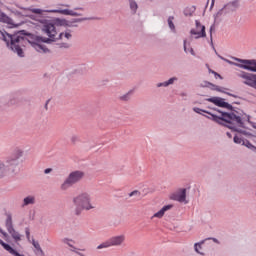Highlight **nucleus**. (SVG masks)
<instances>
[{"label": "nucleus", "instance_id": "c9c22d12", "mask_svg": "<svg viewBox=\"0 0 256 256\" xmlns=\"http://www.w3.org/2000/svg\"><path fill=\"white\" fill-rule=\"evenodd\" d=\"M53 172V168H47L44 170L45 175H49V173Z\"/></svg>", "mask_w": 256, "mask_h": 256}, {"label": "nucleus", "instance_id": "1a4fd4ad", "mask_svg": "<svg viewBox=\"0 0 256 256\" xmlns=\"http://www.w3.org/2000/svg\"><path fill=\"white\" fill-rule=\"evenodd\" d=\"M171 199H173V201H178L179 203H188L187 189L185 188L179 189L177 192L172 194Z\"/></svg>", "mask_w": 256, "mask_h": 256}, {"label": "nucleus", "instance_id": "a211bd4d", "mask_svg": "<svg viewBox=\"0 0 256 256\" xmlns=\"http://www.w3.org/2000/svg\"><path fill=\"white\" fill-rule=\"evenodd\" d=\"M129 5L133 15H135V13H137V9H139V5H137L135 0H129Z\"/></svg>", "mask_w": 256, "mask_h": 256}, {"label": "nucleus", "instance_id": "a18cd8bd", "mask_svg": "<svg viewBox=\"0 0 256 256\" xmlns=\"http://www.w3.org/2000/svg\"><path fill=\"white\" fill-rule=\"evenodd\" d=\"M5 231H3V229L0 228V233L1 235L4 233Z\"/></svg>", "mask_w": 256, "mask_h": 256}, {"label": "nucleus", "instance_id": "9b49d317", "mask_svg": "<svg viewBox=\"0 0 256 256\" xmlns=\"http://www.w3.org/2000/svg\"><path fill=\"white\" fill-rule=\"evenodd\" d=\"M125 239H126L125 234L112 236L111 238H109L110 245L112 247H122V245L125 244Z\"/></svg>", "mask_w": 256, "mask_h": 256}, {"label": "nucleus", "instance_id": "2eb2a0df", "mask_svg": "<svg viewBox=\"0 0 256 256\" xmlns=\"http://www.w3.org/2000/svg\"><path fill=\"white\" fill-rule=\"evenodd\" d=\"M0 23H6V25H9V27H17V24L13 21V19L3 12L0 13Z\"/></svg>", "mask_w": 256, "mask_h": 256}, {"label": "nucleus", "instance_id": "4468645a", "mask_svg": "<svg viewBox=\"0 0 256 256\" xmlns=\"http://www.w3.org/2000/svg\"><path fill=\"white\" fill-rule=\"evenodd\" d=\"M170 209H173V205H171V204L162 207L160 211L156 212V213L151 217V219H155V218H156V219H163V217L165 216V212H166V211H170Z\"/></svg>", "mask_w": 256, "mask_h": 256}, {"label": "nucleus", "instance_id": "c85d7f7f", "mask_svg": "<svg viewBox=\"0 0 256 256\" xmlns=\"http://www.w3.org/2000/svg\"><path fill=\"white\" fill-rule=\"evenodd\" d=\"M141 197V192H139V190H134L132 192L129 193V197Z\"/></svg>", "mask_w": 256, "mask_h": 256}, {"label": "nucleus", "instance_id": "f3484780", "mask_svg": "<svg viewBox=\"0 0 256 256\" xmlns=\"http://www.w3.org/2000/svg\"><path fill=\"white\" fill-rule=\"evenodd\" d=\"M175 81H178L177 77H172L170 78L168 81L165 82H160L158 84H156V87H169V85H173V83H175Z\"/></svg>", "mask_w": 256, "mask_h": 256}, {"label": "nucleus", "instance_id": "79ce46f5", "mask_svg": "<svg viewBox=\"0 0 256 256\" xmlns=\"http://www.w3.org/2000/svg\"><path fill=\"white\" fill-rule=\"evenodd\" d=\"M214 243H219V240H217L216 238H213Z\"/></svg>", "mask_w": 256, "mask_h": 256}, {"label": "nucleus", "instance_id": "b1692460", "mask_svg": "<svg viewBox=\"0 0 256 256\" xmlns=\"http://www.w3.org/2000/svg\"><path fill=\"white\" fill-rule=\"evenodd\" d=\"M206 83L209 87H211L212 91H218L219 93H223V88H221L211 82H206Z\"/></svg>", "mask_w": 256, "mask_h": 256}, {"label": "nucleus", "instance_id": "f257e3e1", "mask_svg": "<svg viewBox=\"0 0 256 256\" xmlns=\"http://www.w3.org/2000/svg\"><path fill=\"white\" fill-rule=\"evenodd\" d=\"M22 12L16 11V15H22V17H30L42 25V32L45 33L49 38L43 36H37L31 33H25V30L9 34L7 31H1L3 41H5L8 49L16 53L18 57H25L23 49L27 45H32L38 53H49L47 46L43 43H51L57 38V28L55 25L47 20V13H60V15H70V17H81V14L69 10V9H56V10H42L39 8H25L18 6Z\"/></svg>", "mask_w": 256, "mask_h": 256}, {"label": "nucleus", "instance_id": "2f4dec72", "mask_svg": "<svg viewBox=\"0 0 256 256\" xmlns=\"http://www.w3.org/2000/svg\"><path fill=\"white\" fill-rule=\"evenodd\" d=\"M213 31H215V25L210 27V41L213 43Z\"/></svg>", "mask_w": 256, "mask_h": 256}, {"label": "nucleus", "instance_id": "58836bf2", "mask_svg": "<svg viewBox=\"0 0 256 256\" xmlns=\"http://www.w3.org/2000/svg\"><path fill=\"white\" fill-rule=\"evenodd\" d=\"M190 53L191 55H195V51L193 50V48L190 49Z\"/></svg>", "mask_w": 256, "mask_h": 256}, {"label": "nucleus", "instance_id": "a878e982", "mask_svg": "<svg viewBox=\"0 0 256 256\" xmlns=\"http://www.w3.org/2000/svg\"><path fill=\"white\" fill-rule=\"evenodd\" d=\"M58 45L60 49H71V43L69 42H62Z\"/></svg>", "mask_w": 256, "mask_h": 256}, {"label": "nucleus", "instance_id": "4be33fe9", "mask_svg": "<svg viewBox=\"0 0 256 256\" xmlns=\"http://www.w3.org/2000/svg\"><path fill=\"white\" fill-rule=\"evenodd\" d=\"M131 95H133V91H129V92H127L126 94L120 96V97H119V100H120V101H125V102L131 101Z\"/></svg>", "mask_w": 256, "mask_h": 256}, {"label": "nucleus", "instance_id": "dca6fc26", "mask_svg": "<svg viewBox=\"0 0 256 256\" xmlns=\"http://www.w3.org/2000/svg\"><path fill=\"white\" fill-rule=\"evenodd\" d=\"M37 199L33 195H28L23 199L22 207H28V205H35Z\"/></svg>", "mask_w": 256, "mask_h": 256}, {"label": "nucleus", "instance_id": "37998d69", "mask_svg": "<svg viewBox=\"0 0 256 256\" xmlns=\"http://www.w3.org/2000/svg\"><path fill=\"white\" fill-rule=\"evenodd\" d=\"M226 135L231 139V133L227 132Z\"/></svg>", "mask_w": 256, "mask_h": 256}, {"label": "nucleus", "instance_id": "a19ab883", "mask_svg": "<svg viewBox=\"0 0 256 256\" xmlns=\"http://www.w3.org/2000/svg\"><path fill=\"white\" fill-rule=\"evenodd\" d=\"M181 97H187V93H181Z\"/></svg>", "mask_w": 256, "mask_h": 256}, {"label": "nucleus", "instance_id": "7ed1b4c3", "mask_svg": "<svg viewBox=\"0 0 256 256\" xmlns=\"http://www.w3.org/2000/svg\"><path fill=\"white\" fill-rule=\"evenodd\" d=\"M74 205L73 214L76 217L81 216L83 211H93L97 209V204L93 203V198L89 192H81L72 199Z\"/></svg>", "mask_w": 256, "mask_h": 256}, {"label": "nucleus", "instance_id": "20e7f679", "mask_svg": "<svg viewBox=\"0 0 256 256\" xmlns=\"http://www.w3.org/2000/svg\"><path fill=\"white\" fill-rule=\"evenodd\" d=\"M23 157V150L15 148L9 156L6 157L5 163L0 162V179L5 175H15L19 167V159Z\"/></svg>", "mask_w": 256, "mask_h": 256}, {"label": "nucleus", "instance_id": "6ab92c4d", "mask_svg": "<svg viewBox=\"0 0 256 256\" xmlns=\"http://www.w3.org/2000/svg\"><path fill=\"white\" fill-rule=\"evenodd\" d=\"M174 20H175L174 16H169L167 20L168 27L171 29L172 33H176L175 24L173 23Z\"/></svg>", "mask_w": 256, "mask_h": 256}, {"label": "nucleus", "instance_id": "473e14b6", "mask_svg": "<svg viewBox=\"0 0 256 256\" xmlns=\"http://www.w3.org/2000/svg\"><path fill=\"white\" fill-rule=\"evenodd\" d=\"M25 233H26V238L29 241V239H31V230L29 229V227L25 228Z\"/></svg>", "mask_w": 256, "mask_h": 256}, {"label": "nucleus", "instance_id": "c03bdc74", "mask_svg": "<svg viewBox=\"0 0 256 256\" xmlns=\"http://www.w3.org/2000/svg\"><path fill=\"white\" fill-rule=\"evenodd\" d=\"M61 6L62 7H69V5H67V4H62Z\"/></svg>", "mask_w": 256, "mask_h": 256}, {"label": "nucleus", "instance_id": "49530a36", "mask_svg": "<svg viewBox=\"0 0 256 256\" xmlns=\"http://www.w3.org/2000/svg\"><path fill=\"white\" fill-rule=\"evenodd\" d=\"M5 231H3V229L0 228V233L1 235L4 233Z\"/></svg>", "mask_w": 256, "mask_h": 256}, {"label": "nucleus", "instance_id": "ddd939ff", "mask_svg": "<svg viewBox=\"0 0 256 256\" xmlns=\"http://www.w3.org/2000/svg\"><path fill=\"white\" fill-rule=\"evenodd\" d=\"M54 27L55 25H57L58 27H78L77 24H73V22L71 20H65V19H60V18H56L54 20Z\"/></svg>", "mask_w": 256, "mask_h": 256}, {"label": "nucleus", "instance_id": "aec40b11", "mask_svg": "<svg viewBox=\"0 0 256 256\" xmlns=\"http://www.w3.org/2000/svg\"><path fill=\"white\" fill-rule=\"evenodd\" d=\"M63 37H65V39H71V37H73V35L71 34V30H67L65 32H61L58 36V39H63Z\"/></svg>", "mask_w": 256, "mask_h": 256}, {"label": "nucleus", "instance_id": "9d476101", "mask_svg": "<svg viewBox=\"0 0 256 256\" xmlns=\"http://www.w3.org/2000/svg\"><path fill=\"white\" fill-rule=\"evenodd\" d=\"M234 143H236L238 145H244V147H247V149H250V151H253V153H256L255 145L251 144V142H249V140H247L239 135L234 136Z\"/></svg>", "mask_w": 256, "mask_h": 256}, {"label": "nucleus", "instance_id": "39448f33", "mask_svg": "<svg viewBox=\"0 0 256 256\" xmlns=\"http://www.w3.org/2000/svg\"><path fill=\"white\" fill-rule=\"evenodd\" d=\"M83 177H85V172L81 170L72 171L61 184V191H67V189H71L73 185H77V183L82 181Z\"/></svg>", "mask_w": 256, "mask_h": 256}, {"label": "nucleus", "instance_id": "423d86ee", "mask_svg": "<svg viewBox=\"0 0 256 256\" xmlns=\"http://www.w3.org/2000/svg\"><path fill=\"white\" fill-rule=\"evenodd\" d=\"M234 61L237 62H230L231 65H235V67H239L240 69H245L246 71H251L252 73H256V60L255 59H241V58H234Z\"/></svg>", "mask_w": 256, "mask_h": 256}, {"label": "nucleus", "instance_id": "f704fd0d", "mask_svg": "<svg viewBox=\"0 0 256 256\" xmlns=\"http://www.w3.org/2000/svg\"><path fill=\"white\" fill-rule=\"evenodd\" d=\"M210 73H213V75H215L216 79L217 77H219V79H223V77H221V75L213 70H209Z\"/></svg>", "mask_w": 256, "mask_h": 256}, {"label": "nucleus", "instance_id": "09e8293b", "mask_svg": "<svg viewBox=\"0 0 256 256\" xmlns=\"http://www.w3.org/2000/svg\"><path fill=\"white\" fill-rule=\"evenodd\" d=\"M227 95H230V97H233V94H231V93H227Z\"/></svg>", "mask_w": 256, "mask_h": 256}, {"label": "nucleus", "instance_id": "412c9836", "mask_svg": "<svg viewBox=\"0 0 256 256\" xmlns=\"http://www.w3.org/2000/svg\"><path fill=\"white\" fill-rule=\"evenodd\" d=\"M109 247H112V246H111L110 240L108 239V240L102 242L100 245H98V246H97V249H98V250H101V249H109Z\"/></svg>", "mask_w": 256, "mask_h": 256}, {"label": "nucleus", "instance_id": "cd10ccee", "mask_svg": "<svg viewBox=\"0 0 256 256\" xmlns=\"http://www.w3.org/2000/svg\"><path fill=\"white\" fill-rule=\"evenodd\" d=\"M228 7H232V9H238L239 8V1L235 0L228 4Z\"/></svg>", "mask_w": 256, "mask_h": 256}, {"label": "nucleus", "instance_id": "f03ea898", "mask_svg": "<svg viewBox=\"0 0 256 256\" xmlns=\"http://www.w3.org/2000/svg\"><path fill=\"white\" fill-rule=\"evenodd\" d=\"M206 101L209 103H213L217 107H222L224 109H228L230 112H223L221 110H217L220 113V116H217L207 110H203L201 108H193L194 113H207V119H211L214 123H218V125H223L224 127H228V129H233L234 131H238V133H242L243 135H247L246 131L238 130L236 127H243L245 125V121H249V116L243 112L241 109L234 108L231 104L225 102V99L221 97H212L208 98Z\"/></svg>", "mask_w": 256, "mask_h": 256}, {"label": "nucleus", "instance_id": "c756f323", "mask_svg": "<svg viewBox=\"0 0 256 256\" xmlns=\"http://www.w3.org/2000/svg\"><path fill=\"white\" fill-rule=\"evenodd\" d=\"M32 245H33V247H35L37 249V251H43L41 249V245L39 244V242L32 240Z\"/></svg>", "mask_w": 256, "mask_h": 256}, {"label": "nucleus", "instance_id": "393cba45", "mask_svg": "<svg viewBox=\"0 0 256 256\" xmlns=\"http://www.w3.org/2000/svg\"><path fill=\"white\" fill-rule=\"evenodd\" d=\"M91 19L93 18H73L70 21L75 25V23H83V21H91Z\"/></svg>", "mask_w": 256, "mask_h": 256}, {"label": "nucleus", "instance_id": "ea45409f", "mask_svg": "<svg viewBox=\"0 0 256 256\" xmlns=\"http://www.w3.org/2000/svg\"><path fill=\"white\" fill-rule=\"evenodd\" d=\"M75 9V11H83V8H74Z\"/></svg>", "mask_w": 256, "mask_h": 256}, {"label": "nucleus", "instance_id": "8fccbe9b", "mask_svg": "<svg viewBox=\"0 0 256 256\" xmlns=\"http://www.w3.org/2000/svg\"><path fill=\"white\" fill-rule=\"evenodd\" d=\"M220 57V59H223V57H221V56H219Z\"/></svg>", "mask_w": 256, "mask_h": 256}, {"label": "nucleus", "instance_id": "4c0bfd02", "mask_svg": "<svg viewBox=\"0 0 256 256\" xmlns=\"http://www.w3.org/2000/svg\"><path fill=\"white\" fill-rule=\"evenodd\" d=\"M184 51L187 53V40H184Z\"/></svg>", "mask_w": 256, "mask_h": 256}, {"label": "nucleus", "instance_id": "6e6552de", "mask_svg": "<svg viewBox=\"0 0 256 256\" xmlns=\"http://www.w3.org/2000/svg\"><path fill=\"white\" fill-rule=\"evenodd\" d=\"M240 79H244V85H248V87H253L256 89V74L247 73L242 71L241 73L237 74Z\"/></svg>", "mask_w": 256, "mask_h": 256}, {"label": "nucleus", "instance_id": "0eeeda50", "mask_svg": "<svg viewBox=\"0 0 256 256\" xmlns=\"http://www.w3.org/2000/svg\"><path fill=\"white\" fill-rule=\"evenodd\" d=\"M6 217L5 227L15 243H19V241H21V237L23 236L13 227V216H11V214H7Z\"/></svg>", "mask_w": 256, "mask_h": 256}, {"label": "nucleus", "instance_id": "72a5a7b5", "mask_svg": "<svg viewBox=\"0 0 256 256\" xmlns=\"http://www.w3.org/2000/svg\"><path fill=\"white\" fill-rule=\"evenodd\" d=\"M221 15H223V9H220V10L214 15L215 21H217V18H218V17H221Z\"/></svg>", "mask_w": 256, "mask_h": 256}, {"label": "nucleus", "instance_id": "de8ad7c7", "mask_svg": "<svg viewBox=\"0 0 256 256\" xmlns=\"http://www.w3.org/2000/svg\"><path fill=\"white\" fill-rule=\"evenodd\" d=\"M213 5H215V0H212V7H213Z\"/></svg>", "mask_w": 256, "mask_h": 256}, {"label": "nucleus", "instance_id": "7c9ffc66", "mask_svg": "<svg viewBox=\"0 0 256 256\" xmlns=\"http://www.w3.org/2000/svg\"><path fill=\"white\" fill-rule=\"evenodd\" d=\"M70 141L73 143V145H75V143L79 142V136L72 135Z\"/></svg>", "mask_w": 256, "mask_h": 256}, {"label": "nucleus", "instance_id": "bb28decb", "mask_svg": "<svg viewBox=\"0 0 256 256\" xmlns=\"http://www.w3.org/2000/svg\"><path fill=\"white\" fill-rule=\"evenodd\" d=\"M62 243H65V245H68V247H72L73 249L75 248L73 247V244H71L73 243V240H70L69 238L62 239Z\"/></svg>", "mask_w": 256, "mask_h": 256}, {"label": "nucleus", "instance_id": "5701e85b", "mask_svg": "<svg viewBox=\"0 0 256 256\" xmlns=\"http://www.w3.org/2000/svg\"><path fill=\"white\" fill-rule=\"evenodd\" d=\"M203 243H205V240L194 244V250L196 251V253H198V255H205V253L199 251V249H201V246L203 245Z\"/></svg>", "mask_w": 256, "mask_h": 256}, {"label": "nucleus", "instance_id": "f8f14e48", "mask_svg": "<svg viewBox=\"0 0 256 256\" xmlns=\"http://www.w3.org/2000/svg\"><path fill=\"white\" fill-rule=\"evenodd\" d=\"M196 27L197 29L201 28V31L197 32L195 29H192L190 31L191 35H195V39H201V37H207V34L205 33V26L201 25L199 21H196Z\"/></svg>", "mask_w": 256, "mask_h": 256}, {"label": "nucleus", "instance_id": "e433bc0d", "mask_svg": "<svg viewBox=\"0 0 256 256\" xmlns=\"http://www.w3.org/2000/svg\"><path fill=\"white\" fill-rule=\"evenodd\" d=\"M2 235L5 239H9V234H7V232H2Z\"/></svg>", "mask_w": 256, "mask_h": 256}]
</instances>
